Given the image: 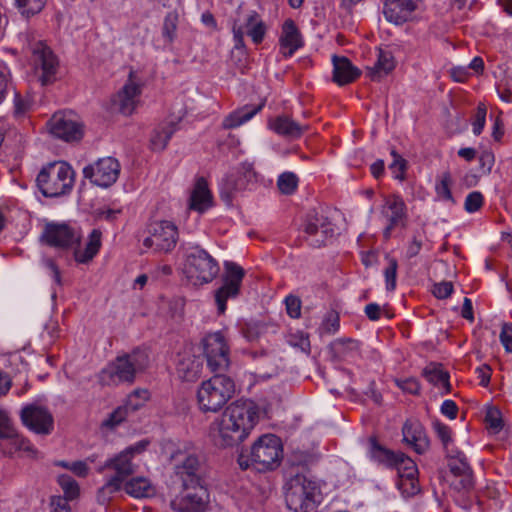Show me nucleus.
Segmentation results:
<instances>
[{"mask_svg": "<svg viewBox=\"0 0 512 512\" xmlns=\"http://www.w3.org/2000/svg\"><path fill=\"white\" fill-rule=\"evenodd\" d=\"M403 441L410 445L418 454L429 448V439L423 425L416 419H408L402 428Z\"/></svg>", "mask_w": 512, "mask_h": 512, "instance_id": "nucleus-25", "label": "nucleus"}, {"mask_svg": "<svg viewBox=\"0 0 512 512\" xmlns=\"http://www.w3.org/2000/svg\"><path fill=\"white\" fill-rule=\"evenodd\" d=\"M176 131V126L173 123H166L159 125L152 132L150 138L151 148L154 151H162L166 148L168 142Z\"/></svg>", "mask_w": 512, "mask_h": 512, "instance_id": "nucleus-37", "label": "nucleus"}, {"mask_svg": "<svg viewBox=\"0 0 512 512\" xmlns=\"http://www.w3.org/2000/svg\"><path fill=\"white\" fill-rule=\"evenodd\" d=\"M386 260L388 265L383 271L385 286L387 291L392 292L396 289L398 262L395 258H391L388 255L386 256Z\"/></svg>", "mask_w": 512, "mask_h": 512, "instance_id": "nucleus-46", "label": "nucleus"}, {"mask_svg": "<svg viewBox=\"0 0 512 512\" xmlns=\"http://www.w3.org/2000/svg\"><path fill=\"white\" fill-rule=\"evenodd\" d=\"M259 183V175L251 163L243 162L234 173L223 179L220 186L222 200L230 204L236 193L255 190Z\"/></svg>", "mask_w": 512, "mask_h": 512, "instance_id": "nucleus-9", "label": "nucleus"}, {"mask_svg": "<svg viewBox=\"0 0 512 512\" xmlns=\"http://www.w3.org/2000/svg\"><path fill=\"white\" fill-rule=\"evenodd\" d=\"M75 181V172L64 161L49 163L39 172L36 182L46 197H59L70 193Z\"/></svg>", "mask_w": 512, "mask_h": 512, "instance_id": "nucleus-6", "label": "nucleus"}, {"mask_svg": "<svg viewBox=\"0 0 512 512\" xmlns=\"http://www.w3.org/2000/svg\"><path fill=\"white\" fill-rule=\"evenodd\" d=\"M260 408L252 400L232 402L209 426L213 443L222 448L241 444L259 421Z\"/></svg>", "mask_w": 512, "mask_h": 512, "instance_id": "nucleus-2", "label": "nucleus"}, {"mask_svg": "<svg viewBox=\"0 0 512 512\" xmlns=\"http://www.w3.org/2000/svg\"><path fill=\"white\" fill-rule=\"evenodd\" d=\"M369 443V454L373 461L388 468H394V466L397 465V460L401 452L396 453L385 448L380 445L375 438H370Z\"/></svg>", "mask_w": 512, "mask_h": 512, "instance_id": "nucleus-31", "label": "nucleus"}, {"mask_svg": "<svg viewBox=\"0 0 512 512\" xmlns=\"http://www.w3.org/2000/svg\"><path fill=\"white\" fill-rule=\"evenodd\" d=\"M391 155L393 157V161L389 165V169L391 170L395 179L402 181L405 178L407 161L401 155H399L395 150L391 151Z\"/></svg>", "mask_w": 512, "mask_h": 512, "instance_id": "nucleus-53", "label": "nucleus"}, {"mask_svg": "<svg viewBox=\"0 0 512 512\" xmlns=\"http://www.w3.org/2000/svg\"><path fill=\"white\" fill-rule=\"evenodd\" d=\"M287 342L290 346L300 350L305 354L310 353V340L308 334L302 331L289 334L287 337Z\"/></svg>", "mask_w": 512, "mask_h": 512, "instance_id": "nucleus-50", "label": "nucleus"}, {"mask_svg": "<svg viewBox=\"0 0 512 512\" xmlns=\"http://www.w3.org/2000/svg\"><path fill=\"white\" fill-rule=\"evenodd\" d=\"M174 460L175 477L182 483L184 489L189 487L202 486L200 475V462L197 456L176 452L172 454Z\"/></svg>", "mask_w": 512, "mask_h": 512, "instance_id": "nucleus-13", "label": "nucleus"}, {"mask_svg": "<svg viewBox=\"0 0 512 512\" xmlns=\"http://www.w3.org/2000/svg\"><path fill=\"white\" fill-rule=\"evenodd\" d=\"M240 9L241 7L237 9L238 18L234 19V21H238V25L243 26L244 35L249 36L254 44H260L266 35V24L255 10L248 11L241 18Z\"/></svg>", "mask_w": 512, "mask_h": 512, "instance_id": "nucleus-24", "label": "nucleus"}, {"mask_svg": "<svg viewBox=\"0 0 512 512\" xmlns=\"http://www.w3.org/2000/svg\"><path fill=\"white\" fill-rule=\"evenodd\" d=\"M422 376L429 383L443 389L444 393L450 392L449 374L442 370L441 365L435 363L427 365L422 371Z\"/></svg>", "mask_w": 512, "mask_h": 512, "instance_id": "nucleus-35", "label": "nucleus"}, {"mask_svg": "<svg viewBox=\"0 0 512 512\" xmlns=\"http://www.w3.org/2000/svg\"><path fill=\"white\" fill-rule=\"evenodd\" d=\"M487 108L485 104L479 103L472 122L473 133L478 136L482 133L486 122Z\"/></svg>", "mask_w": 512, "mask_h": 512, "instance_id": "nucleus-55", "label": "nucleus"}, {"mask_svg": "<svg viewBox=\"0 0 512 512\" xmlns=\"http://www.w3.org/2000/svg\"><path fill=\"white\" fill-rule=\"evenodd\" d=\"M382 214L390 224L403 222L407 215L404 200L398 195L387 198L382 208Z\"/></svg>", "mask_w": 512, "mask_h": 512, "instance_id": "nucleus-30", "label": "nucleus"}, {"mask_svg": "<svg viewBox=\"0 0 512 512\" xmlns=\"http://www.w3.org/2000/svg\"><path fill=\"white\" fill-rule=\"evenodd\" d=\"M209 493L204 486L189 487L175 496L170 507L175 512H206Z\"/></svg>", "mask_w": 512, "mask_h": 512, "instance_id": "nucleus-15", "label": "nucleus"}, {"mask_svg": "<svg viewBox=\"0 0 512 512\" xmlns=\"http://www.w3.org/2000/svg\"><path fill=\"white\" fill-rule=\"evenodd\" d=\"M178 15L174 12L168 13L163 22L162 36L166 42L172 43L176 38Z\"/></svg>", "mask_w": 512, "mask_h": 512, "instance_id": "nucleus-48", "label": "nucleus"}, {"mask_svg": "<svg viewBox=\"0 0 512 512\" xmlns=\"http://www.w3.org/2000/svg\"><path fill=\"white\" fill-rule=\"evenodd\" d=\"M203 360L189 351L178 354L176 373L184 381H196L202 373Z\"/></svg>", "mask_w": 512, "mask_h": 512, "instance_id": "nucleus-22", "label": "nucleus"}, {"mask_svg": "<svg viewBox=\"0 0 512 512\" xmlns=\"http://www.w3.org/2000/svg\"><path fill=\"white\" fill-rule=\"evenodd\" d=\"M102 232L99 229H93L89 234L88 241L83 250L76 248L74 250V258L79 263H88L98 253L102 245Z\"/></svg>", "mask_w": 512, "mask_h": 512, "instance_id": "nucleus-32", "label": "nucleus"}, {"mask_svg": "<svg viewBox=\"0 0 512 512\" xmlns=\"http://www.w3.org/2000/svg\"><path fill=\"white\" fill-rule=\"evenodd\" d=\"M49 132L66 142L79 141L83 136L82 125L72 112H57L48 122Z\"/></svg>", "mask_w": 512, "mask_h": 512, "instance_id": "nucleus-16", "label": "nucleus"}, {"mask_svg": "<svg viewBox=\"0 0 512 512\" xmlns=\"http://www.w3.org/2000/svg\"><path fill=\"white\" fill-rule=\"evenodd\" d=\"M485 421L487 426L494 432H499L502 429L503 421L500 416L499 410L491 408L488 410Z\"/></svg>", "mask_w": 512, "mask_h": 512, "instance_id": "nucleus-60", "label": "nucleus"}, {"mask_svg": "<svg viewBox=\"0 0 512 512\" xmlns=\"http://www.w3.org/2000/svg\"><path fill=\"white\" fill-rule=\"evenodd\" d=\"M149 398V392L145 389H136L126 399L124 406L130 413H133L140 409Z\"/></svg>", "mask_w": 512, "mask_h": 512, "instance_id": "nucleus-47", "label": "nucleus"}, {"mask_svg": "<svg viewBox=\"0 0 512 512\" xmlns=\"http://www.w3.org/2000/svg\"><path fill=\"white\" fill-rule=\"evenodd\" d=\"M202 345L207 366L216 375L202 382L197 392V400L201 411L217 412L235 392L234 381L222 374L230 365V348L220 331L207 334Z\"/></svg>", "mask_w": 512, "mask_h": 512, "instance_id": "nucleus-1", "label": "nucleus"}, {"mask_svg": "<svg viewBox=\"0 0 512 512\" xmlns=\"http://www.w3.org/2000/svg\"><path fill=\"white\" fill-rule=\"evenodd\" d=\"M245 270L235 262H224V273L222 276V285L215 291V302L219 314L226 311V303L229 299H235L242 285Z\"/></svg>", "mask_w": 512, "mask_h": 512, "instance_id": "nucleus-10", "label": "nucleus"}, {"mask_svg": "<svg viewBox=\"0 0 512 512\" xmlns=\"http://www.w3.org/2000/svg\"><path fill=\"white\" fill-rule=\"evenodd\" d=\"M339 326V315L334 311H330L326 314L321 324V330L327 334H334L338 331Z\"/></svg>", "mask_w": 512, "mask_h": 512, "instance_id": "nucleus-57", "label": "nucleus"}, {"mask_svg": "<svg viewBox=\"0 0 512 512\" xmlns=\"http://www.w3.org/2000/svg\"><path fill=\"white\" fill-rule=\"evenodd\" d=\"M395 68V60L388 49H379L377 61L373 67L368 68V76L372 81H380Z\"/></svg>", "mask_w": 512, "mask_h": 512, "instance_id": "nucleus-29", "label": "nucleus"}, {"mask_svg": "<svg viewBox=\"0 0 512 512\" xmlns=\"http://www.w3.org/2000/svg\"><path fill=\"white\" fill-rule=\"evenodd\" d=\"M500 341L505 351L512 353V324L504 323L502 325Z\"/></svg>", "mask_w": 512, "mask_h": 512, "instance_id": "nucleus-64", "label": "nucleus"}, {"mask_svg": "<svg viewBox=\"0 0 512 512\" xmlns=\"http://www.w3.org/2000/svg\"><path fill=\"white\" fill-rule=\"evenodd\" d=\"M69 500V498L60 495L52 496L49 503L50 512H71Z\"/></svg>", "mask_w": 512, "mask_h": 512, "instance_id": "nucleus-61", "label": "nucleus"}, {"mask_svg": "<svg viewBox=\"0 0 512 512\" xmlns=\"http://www.w3.org/2000/svg\"><path fill=\"white\" fill-rule=\"evenodd\" d=\"M333 81L343 86L353 82L360 76V70L344 56L333 55Z\"/></svg>", "mask_w": 512, "mask_h": 512, "instance_id": "nucleus-27", "label": "nucleus"}, {"mask_svg": "<svg viewBox=\"0 0 512 512\" xmlns=\"http://www.w3.org/2000/svg\"><path fill=\"white\" fill-rule=\"evenodd\" d=\"M149 365V354L144 349H134L131 353L118 356L100 373L104 385L132 384L136 375L144 372Z\"/></svg>", "mask_w": 512, "mask_h": 512, "instance_id": "nucleus-3", "label": "nucleus"}, {"mask_svg": "<svg viewBox=\"0 0 512 512\" xmlns=\"http://www.w3.org/2000/svg\"><path fill=\"white\" fill-rule=\"evenodd\" d=\"M419 0H386L384 3V16L387 21L396 25L408 21L417 9Z\"/></svg>", "mask_w": 512, "mask_h": 512, "instance_id": "nucleus-20", "label": "nucleus"}, {"mask_svg": "<svg viewBox=\"0 0 512 512\" xmlns=\"http://www.w3.org/2000/svg\"><path fill=\"white\" fill-rule=\"evenodd\" d=\"M483 204V195L478 191L469 193L465 199V209L468 212L477 211Z\"/></svg>", "mask_w": 512, "mask_h": 512, "instance_id": "nucleus-62", "label": "nucleus"}, {"mask_svg": "<svg viewBox=\"0 0 512 512\" xmlns=\"http://www.w3.org/2000/svg\"><path fill=\"white\" fill-rule=\"evenodd\" d=\"M125 492L134 498H145L155 494V488L146 477H134L123 483Z\"/></svg>", "mask_w": 512, "mask_h": 512, "instance_id": "nucleus-34", "label": "nucleus"}, {"mask_svg": "<svg viewBox=\"0 0 512 512\" xmlns=\"http://www.w3.org/2000/svg\"><path fill=\"white\" fill-rule=\"evenodd\" d=\"M219 271L217 260L205 249L199 245L185 248L183 273L191 284H208L217 277Z\"/></svg>", "mask_w": 512, "mask_h": 512, "instance_id": "nucleus-5", "label": "nucleus"}, {"mask_svg": "<svg viewBox=\"0 0 512 512\" xmlns=\"http://www.w3.org/2000/svg\"><path fill=\"white\" fill-rule=\"evenodd\" d=\"M279 44L284 57L293 56L304 45L302 35L292 19L284 21Z\"/></svg>", "mask_w": 512, "mask_h": 512, "instance_id": "nucleus-26", "label": "nucleus"}, {"mask_svg": "<svg viewBox=\"0 0 512 512\" xmlns=\"http://www.w3.org/2000/svg\"><path fill=\"white\" fill-rule=\"evenodd\" d=\"M452 178L449 172H444L435 185L437 196L445 201H453L451 193Z\"/></svg>", "mask_w": 512, "mask_h": 512, "instance_id": "nucleus-49", "label": "nucleus"}, {"mask_svg": "<svg viewBox=\"0 0 512 512\" xmlns=\"http://www.w3.org/2000/svg\"><path fill=\"white\" fill-rule=\"evenodd\" d=\"M264 331L265 327L258 322L244 323L240 328L242 336L249 342L258 340Z\"/></svg>", "mask_w": 512, "mask_h": 512, "instance_id": "nucleus-51", "label": "nucleus"}, {"mask_svg": "<svg viewBox=\"0 0 512 512\" xmlns=\"http://www.w3.org/2000/svg\"><path fill=\"white\" fill-rule=\"evenodd\" d=\"M129 414L130 411L127 409V406H118L111 413H109L107 417L101 422V430L114 431L127 419Z\"/></svg>", "mask_w": 512, "mask_h": 512, "instance_id": "nucleus-39", "label": "nucleus"}, {"mask_svg": "<svg viewBox=\"0 0 512 512\" xmlns=\"http://www.w3.org/2000/svg\"><path fill=\"white\" fill-rule=\"evenodd\" d=\"M282 451L281 441L277 436L263 435L253 444L249 453L242 452L239 455L238 464L243 470L250 467L259 472L273 470L280 464Z\"/></svg>", "mask_w": 512, "mask_h": 512, "instance_id": "nucleus-4", "label": "nucleus"}, {"mask_svg": "<svg viewBox=\"0 0 512 512\" xmlns=\"http://www.w3.org/2000/svg\"><path fill=\"white\" fill-rule=\"evenodd\" d=\"M120 163L114 157L100 158L92 164L83 168V176L88 179L91 184L108 188L113 185L120 174Z\"/></svg>", "mask_w": 512, "mask_h": 512, "instance_id": "nucleus-11", "label": "nucleus"}, {"mask_svg": "<svg viewBox=\"0 0 512 512\" xmlns=\"http://www.w3.org/2000/svg\"><path fill=\"white\" fill-rule=\"evenodd\" d=\"M302 236L312 247H321L333 237V230L328 226H302Z\"/></svg>", "mask_w": 512, "mask_h": 512, "instance_id": "nucleus-33", "label": "nucleus"}, {"mask_svg": "<svg viewBox=\"0 0 512 512\" xmlns=\"http://www.w3.org/2000/svg\"><path fill=\"white\" fill-rule=\"evenodd\" d=\"M268 127L276 134L288 138L299 139L308 129V124L295 121L288 115H278L268 121Z\"/></svg>", "mask_w": 512, "mask_h": 512, "instance_id": "nucleus-21", "label": "nucleus"}, {"mask_svg": "<svg viewBox=\"0 0 512 512\" xmlns=\"http://www.w3.org/2000/svg\"><path fill=\"white\" fill-rule=\"evenodd\" d=\"M262 109V105L259 106H244L231 114H229L223 120V127L225 129H232L239 127L243 123L249 121L254 115H256Z\"/></svg>", "mask_w": 512, "mask_h": 512, "instance_id": "nucleus-36", "label": "nucleus"}, {"mask_svg": "<svg viewBox=\"0 0 512 512\" xmlns=\"http://www.w3.org/2000/svg\"><path fill=\"white\" fill-rule=\"evenodd\" d=\"M34 65L35 75L41 86L57 81L59 61L49 47L40 44L34 49Z\"/></svg>", "mask_w": 512, "mask_h": 512, "instance_id": "nucleus-14", "label": "nucleus"}, {"mask_svg": "<svg viewBox=\"0 0 512 512\" xmlns=\"http://www.w3.org/2000/svg\"><path fill=\"white\" fill-rule=\"evenodd\" d=\"M47 0H15L19 12L29 18L42 11Z\"/></svg>", "mask_w": 512, "mask_h": 512, "instance_id": "nucleus-44", "label": "nucleus"}, {"mask_svg": "<svg viewBox=\"0 0 512 512\" xmlns=\"http://www.w3.org/2000/svg\"><path fill=\"white\" fill-rule=\"evenodd\" d=\"M9 440V447L5 448V452L9 454H13L17 451H24L29 454L35 453L33 445L30 443V441L24 437H21L17 434V431L15 430V435L10 438H6Z\"/></svg>", "mask_w": 512, "mask_h": 512, "instance_id": "nucleus-45", "label": "nucleus"}, {"mask_svg": "<svg viewBox=\"0 0 512 512\" xmlns=\"http://www.w3.org/2000/svg\"><path fill=\"white\" fill-rule=\"evenodd\" d=\"M434 429L436 431L437 436L441 440L446 453L448 452V450L454 449V447L452 446L450 428L441 422H435Z\"/></svg>", "mask_w": 512, "mask_h": 512, "instance_id": "nucleus-56", "label": "nucleus"}, {"mask_svg": "<svg viewBox=\"0 0 512 512\" xmlns=\"http://www.w3.org/2000/svg\"><path fill=\"white\" fill-rule=\"evenodd\" d=\"M81 234L72 226H45L40 236L41 242L59 249H68L79 245Z\"/></svg>", "mask_w": 512, "mask_h": 512, "instance_id": "nucleus-18", "label": "nucleus"}, {"mask_svg": "<svg viewBox=\"0 0 512 512\" xmlns=\"http://www.w3.org/2000/svg\"><path fill=\"white\" fill-rule=\"evenodd\" d=\"M148 445V440H141L126 447L121 452L107 459L103 465L98 467L97 471L102 473L105 470H112L114 475L111 478L117 479L123 484L129 476L136 473L138 464L135 462V458L137 455L142 454Z\"/></svg>", "mask_w": 512, "mask_h": 512, "instance_id": "nucleus-8", "label": "nucleus"}, {"mask_svg": "<svg viewBox=\"0 0 512 512\" xmlns=\"http://www.w3.org/2000/svg\"><path fill=\"white\" fill-rule=\"evenodd\" d=\"M213 206V196L204 177L196 179L188 200L189 212L202 214Z\"/></svg>", "mask_w": 512, "mask_h": 512, "instance_id": "nucleus-23", "label": "nucleus"}, {"mask_svg": "<svg viewBox=\"0 0 512 512\" xmlns=\"http://www.w3.org/2000/svg\"><path fill=\"white\" fill-rule=\"evenodd\" d=\"M298 177L293 172H284L277 179V187L284 195H292L298 187Z\"/></svg>", "mask_w": 512, "mask_h": 512, "instance_id": "nucleus-43", "label": "nucleus"}, {"mask_svg": "<svg viewBox=\"0 0 512 512\" xmlns=\"http://www.w3.org/2000/svg\"><path fill=\"white\" fill-rule=\"evenodd\" d=\"M359 349L358 341L354 339H336L331 343V351L333 355L339 359L344 360L352 354L356 353Z\"/></svg>", "mask_w": 512, "mask_h": 512, "instance_id": "nucleus-38", "label": "nucleus"}, {"mask_svg": "<svg viewBox=\"0 0 512 512\" xmlns=\"http://www.w3.org/2000/svg\"><path fill=\"white\" fill-rule=\"evenodd\" d=\"M177 226H156L151 235L144 239L143 244L159 252H170L178 241Z\"/></svg>", "mask_w": 512, "mask_h": 512, "instance_id": "nucleus-19", "label": "nucleus"}, {"mask_svg": "<svg viewBox=\"0 0 512 512\" xmlns=\"http://www.w3.org/2000/svg\"><path fill=\"white\" fill-rule=\"evenodd\" d=\"M394 468L397 470L399 478H413L418 476L416 463L403 453L399 455L397 465H395Z\"/></svg>", "mask_w": 512, "mask_h": 512, "instance_id": "nucleus-41", "label": "nucleus"}, {"mask_svg": "<svg viewBox=\"0 0 512 512\" xmlns=\"http://www.w3.org/2000/svg\"><path fill=\"white\" fill-rule=\"evenodd\" d=\"M141 94V87L129 80L118 92L116 104L123 115H131L136 108L138 98Z\"/></svg>", "mask_w": 512, "mask_h": 512, "instance_id": "nucleus-28", "label": "nucleus"}, {"mask_svg": "<svg viewBox=\"0 0 512 512\" xmlns=\"http://www.w3.org/2000/svg\"><path fill=\"white\" fill-rule=\"evenodd\" d=\"M319 488L315 481L305 475H296L286 484L287 507L294 512H310L315 509Z\"/></svg>", "mask_w": 512, "mask_h": 512, "instance_id": "nucleus-7", "label": "nucleus"}, {"mask_svg": "<svg viewBox=\"0 0 512 512\" xmlns=\"http://www.w3.org/2000/svg\"><path fill=\"white\" fill-rule=\"evenodd\" d=\"M396 385L406 393L417 395L420 392V383L416 378L396 380Z\"/></svg>", "mask_w": 512, "mask_h": 512, "instance_id": "nucleus-63", "label": "nucleus"}, {"mask_svg": "<svg viewBox=\"0 0 512 512\" xmlns=\"http://www.w3.org/2000/svg\"><path fill=\"white\" fill-rule=\"evenodd\" d=\"M448 467L453 479L450 482L451 487L458 492H468L474 487V478L472 469L467 462L463 452L457 449L448 450Z\"/></svg>", "mask_w": 512, "mask_h": 512, "instance_id": "nucleus-12", "label": "nucleus"}, {"mask_svg": "<svg viewBox=\"0 0 512 512\" xmlns=\"http://www.w3.org/2000/svg\"><path fill=\"white\" fill-rule=\"evenodd\" d=\"M397 487L404 497L413 496L419 491L418 478H399Z\"/></svg>", "mask_w": 512, "mask_h": 512, "instance_id": "nucleus-54", "label": "nucleus"}, {"mask_svg": "<svg viewBox=\"0 0 512 512\" xmlns=\"http://www.w3.org/2000/svg\"><path fill=\"white\" fill-rule=\"evenodd\" d=\"M123 484L117 479L109 478L97 491V501L101 505L107 504L113 495L122 489Z\"/></svg>", "mask_w": 512, "mask_h": 512, "instance_id": "nucleus-40", "label": "nucleus"}, {"mask_svg": "<svg viewBox=\"0 0 512 512\" xmlns=\"http://www.w3.org/2000/svg\"><path fill=\"white\" fill-rule=\"evenodd\" d=\"M123 210L120 208H111L109 206L99 207L93 210L94 221L98 222H117L121 221Z\"/></svg>", "mask_w": 512, "mask_h": 512, "instance_id": "nucleus-42", "label": "nucleus"}, {"mask_svg": "<svg viewBox=\"0 0 512 512\" xmlns=\"http://www.w3.org/2000/svg\"><path fill=\"white\" fill-rule=\"evenodd\" d=\"M58 483L65 493L64 497H67L70 500H73L74 498H76L78 496L79 486H78L77 482L69 475H66V474L60 475L58 478Z\"/></svg>", "mask_w": 512, "mask_h": 512, "instance_id": "nucleus-52", "label": "nucleus"}, {"mask_svg": "<svg viewBox=\"0 0 512 512\" xmlns=\"http://www.w3.org/2000/svg\"><path fill=\"white\" fill-rule=\"evenodd\" d=\"M285 306L287 314L294 319H297L301 315V300L294 295H288L285 298Z\"/></svg>", "mask_w": 512, "mask_h": 512, "instance_id": "nucleus-59", "label": "nucleus"}, {"mask_svg": "<svg viewBox=\"0 0 512 512\" xmlns=\"http://www.w3.org/2000/svg\"><path fill=\"white\" fill-rule=\"evenodd\" d=\"M15 435V428L8 414L0 410V439L10 438Z\"/></svg>", "mask_w": 512, "mask_h": 512, "instance_id": "nucleus-58", "label": "nucleus"}, {"mask_svg": "<svg viewBox=\"0 0 512 512\" xmlns=\"http://www.w3.org/2000/svg\"><path fill=\"white\" fill-rule=\"evenodd\" d=\"M20 418L24 426L36 434L48 435L54 428V419L47 408L36 404L22 408Z\"/></svg>", "mask_w": 512, "mask_h": 512, "instance_id": "nucleus-17", "label": "nucleus"}]
</instances>
